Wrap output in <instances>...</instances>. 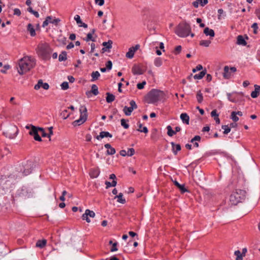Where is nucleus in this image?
I'll return each instance as SVG.
<instances>
[{
    "instance_id": "obj_56",
    "label": "nucleus",
    "mask_w": 260,
    "mask_h": 260,
    "mask_svg": "<svg viewBox=\"0 0 260 260\" xmlns=\"http://www.w3.org/2000/svg\"><path fill=\"white\" fill-rule=\"evenodd\" d=\"M74 19L76 20L77 24L82 23V21H81L79 15H76L74 17Z\"/></svg>"
},
{
    "instance_id": "obj_6",
    "label": "nucleus",
    "mask_w": 260,
    "mask_h": 260,
    "mask_svg": "<svg viewBox=\"0 0 260 260\" xmlns=\"http://www.w3.org/2000/svg\"><path fill=\"white\" fill-rule=\"evenodd\" d=\"M20 70H18V72L20 75H23L24 73L29 71V64L23 57L21 58L18 63Z\"/></svg>"
},
{
    "instance_id": "obj_27",
    "label": "nucleus",
    "mask_w": 260,
    "mask_h": 260,
    "mask_svg": "<svg viewBox=\"0 0 260 260\" xmlns=\"http://www.w3.org/2000/svg\"><path fill=\"white\" fill-rule=\"evenodd\" d=\"M46 243L47 241L45 239L38 240L36 243V247L42 248L46 245Z\"/></svg>"
},
{
    "instance_id": "obj_43",
    "label": "nucleus",
    "mask_w": 260,
    "mask_h": 260,
    "mask_svg": "<svg viewBox=\"0 0 260 260\" xmlns=\"http://www.w3.org/2000/svg\"><path fill=\"white\" fill-rule=\"evenodd\" d=\"M128 120H126L125 119H121V125L125 129H127L129 127V125L126 123L128 121Z\"/></svg>"
},
{
    "instance_id": "obj_49",
    "label": "nucleus",
    "mask_w": 260,
    "mask_h": 260,
    "mask_svg": "<svg viewBox=\"0 0 260 260\" xmlns=\"http://www.w3.org/2000/svg\"><path fill=\"white\" fill-rule=\"evenodd\" d=\"M146 81H144L141 83H138L137 85V87L139 89H142L144 88V85H146Z\"/></svg>"
},
{
    "instance_id": "obj_4",
    "label": "nucleus",
    "mask_w": 260,
    "mask_h": 260,
    "mask_svg": "<svg viewBox=\"0 0 260 260\" xmlns=\"http://www.w3.org/2000/svg\"><path fill=\"white\" fill-rule=\"evenodd\" d=\"M35 166L34 162L27 160L22 164L20 172L22 173L23 176H27L31 173L32 170L35 168Z\"/></svg>"
},
{
    "instance_id": "obj_45",
    "label": "nucleus",
    "mask_w": 260,
    "mask_h": 260,
    "mask_svg": "<svg viewBox=\"0 0 260 260\" xmlns=\"http://www.w3.org/2000/svg\"><path fill=\"white\" fill-rule=\"evenodd\" d=\"M84 40L86 42H88L89 41H92L93 42L95 41V39L92 38V35L91 33H88L87 35L86 38L85 39H84Z\"/></svg>"
},
{
    "instance_id": "obj_50",
    "label": "nucleus",
    "mask_w": 260,
    "mask_h": 260,
    "mask_svg": "<svg viewBox=\"0 0 260 260\" xmlns=\"http://www.w3.org/2000/svg\"><path fill=\"white\" fill-rule=\"evenodd\" d=\"M61 89L63 90H66L69 88V83L67 82H63L61 84Z\"/></svg>"
},
{
    "instance_id": "obj_13",
    "label": "nucleus",
    "mask_w": 260,
    "mask_h": 260,
    "mask_svg": "<svg viewBox=\"0 0 260 260\" xmlns=\"http://www.w3.org/2000/svg\"><path fill=\"white\" fill-rule=\"evenodd\" d=\"M105 137L112 138V135L108 132L102 131L100 132L99 135L96 136L95 138L98 140H100Z\"/></svg>"
},
{
    "instance_id": "obj_33",
    "label": "nucleus",
    "mask_w": 260,
    "mask_h": 260,
    "mask_svg": "<svg viewBox=\"0 0 260 260\" xmlns=\"http://www.w3.org/2000/svg\"><path fill=\"white\" fill-rule=\"evenodd\" d=\"M10 182V180H7V178L6 176H3L0 179V184L1 185H7V183L9 184Z\"/></svg>"
},
{
    "instance_id": "obj_23",
    "label": "nucleus",
    "mask_w": 260,
    "mask_h": 260,
    "mask_svg": "<svg viewBox=\"0 0 260 260\" xmlns=\"http://www.w3.org/2000/svg\"><path fill=\"white\" fill-rule=\"evenodd\" d=\"M101 75L98 71H94L91 74V76L92 77L91 81L93 82L95 80H96L100 77Z\"/></svg>"
},
{
    "instance_id": "obj_59",
    "label": "nucleus",
    "mask_w": 260,
    "mask_h": 260,
    "mask_svg": "<svg viewBox=\"0 0 260 260\" xmlns=\"http://www.w3.org/2000/svg\"><path fill=\"white\" fill-rule=\"evenodd\" d=\"M182 47L181 46H177L175 49V53L176 54H179L181 51Z\"/></svg>"
},
{
    "instance_id": "obj_9",
    "label": "nucleus",
    "mask_w": 260,
    "mask_h": 260,
    "mask_svg": "<svg viewBox=\"0 0 260 260\" xmlns=\"http://www.w3.org/2000/svg\"><path fill=\"white\" fill-rule=\"evenodd\" d=\"M230 200L231 204L234 205H236L238 203L243 201L236 191L231 195Z\"/></svg>"
},
{
    "instance_id": "obj_62",
    "label": "nucleus",
    "mask_w": 260,
    "mask_h": 260,
    "mask_svg": "<svg viewBox=\"0 0 260 260\" xmlns=\"http://www.w3.org/2000/svg\"><path fill=\"white\" fill-rule=\"evenodd\" d=\"M211 116L213 117H218V114L217 113V110H213L211 112Z\"/></svg>"
},
{
    "instance_id": "obj_17",
    "label": "nucleus",
    "mask_w": 260,
    "mask_h": 260,
    "mask_svg": "<svg viewBox=\"0 0 260 260\" xmlns=\"http://www.w3.org/2000/svg\"><path fill=\"white\" fill-rule=\"evenodd\" d=\"M203 32L207 36H209L211 38L215 36L214 31L212 29H210L208 27L204 28Z\"/></svg>"
},
{
    "instance_id": "obj_52",
    "label": "nucleus",
    "mask_w": 260,
    "mask_h": 260,
    "mask_svg": "<svg viewBox=\"0 0 260 260\" xmlns=\"http://www.w3.org/2000/svg\"><path fill=\"white\" fill-rule=\"evenodd\" d=\"M251 27L253 28V33L254 34H257V29H258V25H257V24L256 23H254L252 26H251Z\"/></svg>"
},
{
    "instance_id": "obj_16",
    "label": "nucleus",
    "mask_w": 260,
    "mask_h": 260,
    "mask_svg": "<svg viewBox=\"0 0 260 260\" xmlns=\"http://www.w3.org/2000/svg\"><path fill=\"white\" fill-rule=\"evenodd\" d=\"M132 71L134 75H142L144 73L140 68L136 64L133 66Z\"/></svg>"
},
{
    "instance_id": "obj_39",
    "label": "nucleus",
    "mask_w": 260,
    "mask_h": 260,
    "mask_svg": "<svg viewBox=\"0 0 260 260\" xmlns=\"http://www.w3.org/2000/svg\"><path fill=\"white\" fill-rule=\"evenodd\" d=\"M154 65L157 67L161 66L162 64L161 59L160 57L156 58L154 60Z\"/></svg>"
},
{
    "instance_id": "obj_30",
    "label": "nucleus",
    "mask_w": 260,
    "mask_h": 260,
    "mask_svg": "<svg viewBox=\"0 0 260 260\" xmlns=\"http://www.w3.org/2000/svg\"><path fill=\"white\" fill-rule=\"evenodd\" d=\"M230 69L228 66H225L224 67V73H223V77L225 78H229L231 76V73L229 72Z\"/></svg>"
},
{
    "instance_id": "obj_51",
    "label": "nucleus",
    "mask_w": 260,
    "mask_h": 260,
    "mask_svg": "<svg viewBox=\"0 0 260 260\" xmlns=\"http://www.w3.org/2000/svg\"><path fill=\"white\" fill-rule=\"evenodd\" d=\"M106 69L108 70H110L112 68V62L111 60L108 61L106 63Z\"/></svg>"
},
{
    "instance_id": "obj_46",
    "label": "nucleus",
    "mask_w": 260,
    "mask_h": 260,
    "mask_svg": "<svg viewBox=\"0 0 260 260\" xmlns=\"http://www.w3.org/2000/svg\"><path fill=\"white\" fill-rule=\"evenodd\" d=\"M129 105L131 106L130 107H131L132 110H134V109H136L138 107L137 104H136V102L133 100L130 101Z\"/></svg>"
},
{
    "instance_id": "obj_38",
    "label": "nucleus",
    "mask_w": 260,
    "mask_h": 260,
    "mask_svg": "<svg viewBox=\"0 0 260 260\" xmlns=\"http://www.w3.org/2000/svg\"><path fill=\"white\" fill-rule=\"evenodd\" d=\"M135 51L131 47L128 49V51L126 53V57L128 58H132L134 57Z\"/></svg>"
},
{
    "instance_id": "obj_15",
    "label": "nucleus",
    "mask_w": 260,
    "mask_h": 260,
    "mask_svg": "<svg viewBox=\"0 0 260 260\" xmlns=\"http://www.w3.org/2000/svg\"><path fill=\"white\" fill-rule=\"evenodd\" d=\"M174 184L180 190L181 193L188 191L187 189L185 187L184 184H180L176 180L174 181Z\"/></svg>"
},
{
    "instance_id": "obj_35",
    "label": "nucleus",
    "mask_w": 260,
    "mask_h": 260,
    "mask_svg": "<svg viewBox=\"0 0 260 260\" xmlns=\"http://www.w3.org/2000/svg\"><path fill=\"white\" fill-rule=\"evenodd\" d=\"M196 98L199 103H201L203 102V96L201 90L197 92Z\"/></svg>"
},
{
    "instance_id": "obj_7",
    "label": "nucleus",
    "mask_w": 260,
    "mask_h": 260,
    "mask_svg": "<svg viewBox=\"0 0 260 260\" xmlns=\"http://www.w3.org/2000/svg\"><path fill=\"white\" fill-rule=\"evenodd\" d=\"M25 128L26 129H30L29 132V134L34 137L36 141L41 142L42 139L38 134V131L36 129V126L33 125H26Z\"/></svg>"
},
{
    "instance_id": "obj_25",
    "label": "nucleus",
    "mask_w": 260,
    "mask_h": 260,
    "mask_svg": "<svg viewBox=\"0 0 260 260\" xmlns=\"http://www.w3.org/2000/svg\"><path fill=\"white\" fill-rule=\"evenodd\" d=\"M67 53L65 51L61 52V54L58 56V60L59 61H65L67 59Z\"/></svg>"
},
{
    "instance_id": "obj_5",
    "label": "nucleus",
    "mask_w": 260,
    "mask_h": 260,
    "mask_svg": "<svg viewBox=\"0 0 260 260\" xmlns=\"http://www.w3.org/2000/svg\"><path fill=\"white\" fill-rule=\"evenodd\" d=\"M18 129L15 125H10L3 132V135L9 139H14L18 134Z\"/></svg>"
},
{
    "instance_id": "obj_53",
    "label": "nucleus",
    "mask_w": 260,
    "mask_h": 260,
    "mask_svg": "<svg viewBox=\"0 0 260 260\" xmlns=\"http://www.w3.org/2000/svg\"><path fill=\"white\" fill-rule=\"evenodd\" d=\"M203 69V66L201 64H198L196 68L192 69V72L196 73L197 71H201Z\"/></svg>"
},
{
    "instance_id": "obj_64",
    "label": "nucleus",
    "mask_w": 260,
    "mask_h": 260,
    "mask_svg": "<svg viewBox=\"0 0 260 260\" xmlns=\"http://www.w3.org/2000/svg\"><path fill=\"white\" fill-rule=\"evenodd\" d=\"M14 14L16 15H17V16H20L21 15V11H20V10L19 9H18V8H15L14 10Z\"/></svg>"
},
{
    "instance_id": "obj_26",
    "label": "nucleus",
    "mask_w": 260,
    "mask_h": 260,
    "mask_svg": "<svg viewBox=\"0 0 260 260\" xmlns=\"http://www.w3.org/2000/svg\"><path fill=\"white\" fill-rule=\"evenodd\" d=\"M237 44L243 46H245L246 45V42L242 36L240 35L238 36Z\"/></svg>"
},
{
    "instance_id": "obj_22",
    "label": "nucleus",
    "mask_w": 260,
    "mask_h": 260,
    "mask_svg": "<svg viewBox=\"0 0 260 260\" xmlns=\"http://www.w3.org/2000/svg\"><path fill=\"white\" fill-rule=\"evenodd\" d=\"M27 29L29 31L31 36L34 37L36 35L35 30L31 23H29L27 25Z\"/></svg>"
},
{
    "instance_id": "obj_20",
    "label": "nucleus",
    "mask_w": 260,
    "mask_h": 260,
    "mask_svg": "<svg viewBox=\"0 0 260 260\" xmlns=\"http://www.w3.org/2000/svg\"><path fill=\"white\" fill-rule=\"evenodd\" d=\"M206 69L202 71L199 74L194 75L193 77L194 79H201L206 74Z\"/></svg>"
},
{
    "instance_id": "obj_54",
    "label": "nucleus",
    "mask_w": 260,
    "mask_h": 260,
    "mask_svg": "<svg viewBox=\"0 0 260 260\" xmlns=\"http://www.w3.org/2000/svg\"><path fill=\"white\" fill-rule=\"evenodd\" d=\"M135 153V149L134 148H129L127 151V155L132 156Z\"/></svg>"
},
{
    "instance_id": "obj_21",
    "label": "nucleus",
    "mask_w": 260,
    "mask_h": 260,
    "mask_svg": "<svg viewBox=\"0 0 260 260\" xmlns=\"http://www.w3.org/2000/svg\"><path fill=\"white\" fill-rule=\"evenodd\" d=\"M100 173L99 169H93L90 172V176L91 178H94L98 177Z\"/></svg>"
},
{
    "instance_id": "obj_41",
    "label": "nucleus",
    "mask_w": 260,
    "mask_h": 260,
    "mask_svg": "<svg viewBox=\"0 0 260 260\" xmlns=\"http://www.w3.org/2000/svg\"><path fill=\"white\" fill-rule=\"evenodd\" d=\"M231 118L234 122H237L239 120V117L237 116V113H236L235 111H233L231 113Z\"/></svg>"
},
{
    "instance_id": "obj_44",
    "label": "nucleus",
    "mask_w": 260,
    "mask_h": 260,
    "mask_svg": "<svg viewBox=\"0 0 260 260\" xmlns=\"http://www.w3.org/2000/svg\"><path fill=\"white\" fill-rule=\"evenodd\" d=\"M24 58L27 62L29 61V63H36L35 58L31 57V56H24Z\"/></svg>"
},
{
    "instance_id": "obj_28",
    "label": "nucleus",
    "mask_w": 260,
    "mask_h": 260,
    "mask_svg": "<svg viewBox=\"0 0 260 260\" xmlns=\"http://www.w3.org/2000/svg\"><path fill=\"white\" fill-rule=\"evenodd\" d=\"M122 197H123V194L120 192L119 193L118 195L115 196L114 197V199L117 198L118 199L117 202L123 204L125 203L126 201L124 199H123Z\"/></svg>"
},
{
    "instance_id": "obj_40",
    "label": "nucleus",
    "mask_w": 260,
    "mask_h": 260,
    "mask_svg": "<svg viewBox=\"0 0 260 260\" xmlns=\"http://www.w3.org/2000/svg\"><path fill=\"white\" fill-rule=\"evenodd\" d=\"M234 254L237 256L236 260H243V256L239 250L235 251Z\"/></svg>"
},
{
    "instance_id": "obj_34",
    "label": "nucleus",
    "mask_w": 260,
    "mask_h": 260,
    "mask_svg": "<svg viewBox=\"0 0 260 260\" xmlns=\"http://www.w3.org/2000/svg\"><path fill=\"white\" fill-rule=\"evenodd\" d=\"M90 91L94 95H96L99 94L98 88L95 84L92 85L91 89Z\"/></svg>"
},
{
    "instance_id": "obj_1",
    "label": "nucleus",
    "mask_w": 260,
    "mask_h": 260,
    "mask_svg": "<svg viewBox=\"0 0 260 260\" xmlns=\"http://www.w3.org/2000/svg\"><path fill=\"white\" fill-rule=\"evenodd\" d=\"M165 98V93L164 91L156 89H151L147 95V103L148 104H155Z\"/></svg>"
},
{
    "instance_id": "obj_3",
    "label": "nucleus",
    "mask_w": 260,
    "mask_h": 260,
    "mask_svg": "<svg viewBox=\"0 0 260 260\" xmlns=\"http://www.w3.org/2000/svg\"><path fill=\"white\" fill-rule=\"evenodd\" d=\"M36 51L43 59H47L50 58V54L52 52V49L48 44H42L38 47Z\"/></svg>"
},
{
    "instance_id": "obj_48",
    "label": "nucleus",
    "mask_w": 260,
    "mask_h": 260,
    "mask_svg": "<svg viewBox=\"0 0 260 260\" xmlns=\"http://www.w3.org/2000/svg\"><path fill=\"white\" fill-rule=\"evenodd\" d=\"M115 152H116V150H115V148H114L113 147H111L109 150H107V154L108 155H113V154H115Z\"/></svg>"
},
{
    "instance_id": "obj_24",
    "label": "nucleus",
    "mask_w": 260,
    "mask_h": 260,
    "mask_svg": "<svg viewBox=\"0 0 260 260\" xmlns=\"http://www.w3.org/2000/svg\"><path fill=\"white\" fill-rule=\"evenodd\" d=\"M237 193L241 198V200L244 201L246 198V191L244 190L239 189L236 190Z\"/></svg>"
},
{
    "instance_id": "obj_14",
    "label": "nucleus",
    "mask_w": 260,
    "mask_h": 260,
    "mask_svg": "<svg viewBox=\"0 0 260 260\" xmlns=\"http://www.w3.org/2000/svg\"><path fill=\"white\" fill-rule=\"evenodd\" d=\"M172 147V151L175 155L177 154V152L181 150V147L180 144H175L173 142H171Z\"/></svg>"
},
{
    "instance_id": "obj_32",
    "label": "nucleus",
    "mask_w": 260,
    "mask_h": 260,
    "mask_svg": "<svg viewBox=\"0 0 260 260\" xmlns=\"http://www.w3.org/2000/svg\"><path fill=\"white\" fill-rule=\"evenodd\" d=\"M113 42L111 40H109L108 42H104L103 43L102 45L107 49L112 48Z\"/></svg>"
},
{
    "instance_id": "obj_10",
    "label": "nucleus",
    "mask_w": 260,
    "mask_h": 260,
    "mask_svg": "<svg viewBox=\"0 0 260 260\" xmlns=\"http://www.w3.org/2000/svg\"><path fill=\"white\" fill-rule=\"evenodd\" d=\"M41 87H42L44 89L47 90L49 89V85L47 83H43L42 80L40 79L38 81V83L35 85L34 88L36 90H38Z\"/></svg>"
},
{
    "instance_id": "obj_12",
    "label": "nucleus",
    "mask_w": 260,
    "mask_h": 260,
    "mask_svg": "<svg viewBox=\"0 0 260 260\" xmlns=\"http://www.w3.org/2000/svg\"><path fill=\"white\" fill-rule=\"evenodd\" d=\"M86 120L85 115H80V118L73 121L72 124L74 126H79L85 122Z\"/></svg>"
},
{
    "instance_id": "obj_47",
    "label": "nucleus",
    "mask_w": 260,
    "mask_h": 260,
    "mask_svg": "<svg viewBox=\"0 0 260 260\" xmlns=\"http://www.w3.org/2000/svg\"><path fill=\"white\" fill-rule=\"evenodd\" d=\"M60 39L58 41L61 43L62 45H65L67 44V38L64 37L60 36Z\"/></svg>"
},
{
    "instance_id": "obj_8",
    "label": "nucleus",
    "mask_w": 260,
    "mask_h": 260,
    "mask_svg": "<svg viewBox=\"0 0 260 260\" xmlns=\"http://www.w3.org/2000/svg\"><path fill=\"white\" fill-rule=\"evenodd\" d=\"M17 195L19 197L30 198L32 195V191L31 189H28L23 186L20 190H18Z\"/></svg>"
},
{
    "instance_id": "obj_37",
    "label": "nucleus",
    "mask_w": 260,
    "mask_h": 260,
    "mask_svg": "<svg viewBox=\"0 0 260 260\" xmlns=\"http://www.w3.org/2000/svg\"><path fill=\"white\" fill-rule=\"evenodd\" d=\"M167 129L168 130L167 134L170 137H172L173 135L176 134V132L172 129V128L170 125L167 126Z\"/></svg>"
},
{
    "instance_id": "obj_31",
    "label": "nucleus",
    "mask_w": 260,
    "mask_h": 260,
    "mask_svg": "<svg viewBox=\"0 0 260 260\" xmlns=\"http://www.w3.org/2000/svg\"><path fill=\"white\" fill-rule=\"evenodd\" d=\"M79 111H80V115H86V119H87V108H86V107L85 106H82L80 107V109H79Z\"/></svg>"
},
{
    "instance_id": "obj_57",
    "label": "nucleus",
    "mask_w": 260,
    "mask_h": 260,
    "mask_svg": "<svg viewBox=\"0 0 260 260\" xmlns=\"http://www.w3.org/2000/svg\"><path fill=\"white\" fill-rule=\"evenodd\" d=\"M227 96H228V100L232 102H233V103H236L237 102V100L236 99V98H234V99H232L231 98V93H227Z\"/></svg>"
},
{
    "instance_id": "obj_29",
    "label": "nucleus",
    "mask_w": 260,
    "mask_h": 260,
    "mask_svg": "<svg viewBox=\"0 0 260 260\" xmlns=\"http://www.w3.org/2000/svg\"><path fill=\"white\" fill-rule=\"evenodd\" d=\"M133 110H132V108L131 107H127V106H124V108H123V112L124 113V114L126 115V116H129L131 115L132 112H133Z\"/></svg>"
},
{
    "instance_id": "obj_19",
    "label": "nucleus",
    "mask_w": 260,
    "mask_h": 260,
    "mask_svg": "<svg viewBox=\"0 0 260 260\" xmlns=\"http://www.w3.org/2000/svg\"><path fill=\"white\" fill-rule=\"evenodd\" d=\"M106 95H107V96L106 98V102L108 103H112V102H113L115 100V96L114 94H113L110 92H107Z\"/></svg>"
},
{
    "instance_id": "obj_36",
    "label": "nucleus",
    "mask_w": 260,
    "mask_h": 260,
    "mask_svg": "<svg viewBox=\"0 0 260 260\" xmlns=\"http://www.w3.org/2000/svg\"><path fill=\"white\" fill-rule=\"evenodd\" d=\"M84 214L86 216H89L92 218L95 216V213L93 211L90 210L89 209H86Z\"/></svg>"
},
{
    "instance_id": "obj_55",
    "label": "nucleus",
    "mask_w": 260,
    "mask_h": 260,
    "mask_svg": "<svg viewBox=\"0 0 260 260\" xmlns=\"http://www.w3.org/2000/svg\"><path fill=\"white\" fill-rule=\"evenodd\" d=\"M68 112L67 110H64L61 113V115L63 117L64 119H67L68 117H69L70 114H68V115H66V113Z\"/></svg>"
},
{
    "instance_id": "obj_60",
    "label": "nucleus",
    "mask_w": 260,
    "mask_h": 260,
    "mask_svg": "<svg viewBox=\"0 0 260 260\" xmlns=\"http://www.w3.org/2000/svg\"><path fill=\"white\" fill-rule=\"evenodd\" d=\"M10 68V66L9 64H6L4 66V69L1 70V72L3 73H6V70Z\"/></svg>"
},
{
    "instance_id": "obj_58",
    "label": "nucleus",
    "mask_w": 260,
    "mask_h": 260,
    "mask_svg": "<svg viewBox=\"0 0 260 260\" xmlns=\"http://www.w3.org/2000/svg\"><path fill=\"white\" fill-rule=\"evenodd\" d=\"M95 3L96 4L100 6H102L104 5L105 1L104 0H95Z\"/></svg>"
},
{
    "instance_id": "obj_11",
    "label": "nucleus",
    "mask_w": 260,
    "mask_h": 260,
    "mask_svg": "<svg viewBox=\"0 0 260 260\" xmlns=\"http://www.w3.org/2000/svg\"><path fill=\"white\" fill-rule=\"evenodd\" d=\"M193 177L197 181H202L205 179L204 175L201 171H196L193 174Z\"/></svg>"
},
{
    "instance_id": "obj_42",
    "label": "nucleus",
    "mask_w": 260,
    "mask_h": 260,
    "mask_svg": "<svg viewBox=\"0 0 260 260\" xmlns=\"http://www.w3.org/2000/svg\"><path fill=\"white\" fill-rule=\"evenodd\" d=\"M211 44V41L208 40H202L200 42V45L205 47H208Z\"/></svg>"
},
{
    "instance_id": "obj_2",
    "label": "nucleus",
    "mask_w": 260,
    "mask_h": 260,
    "mask_svg": "<svg viewBox=\"0 0 260 260\" xmlns=\"http://www.w3.org/2000/svg\"><path fill=\"white\" fill-rule=\"evenodd\" d=\"M191 32V26L186 21L179 23L175 30V34L180 37L185 38L188 36Z\"/></svg>"
},
{
    "instance_id": "obj_61",
    "label": "nucleus",
    "mask_w": 260,
    "mask_h": 260,
    "mask_svg": "<svg viewBox=\"0 0 260 260\" xmlns=\"http://www.w3.org/2000/svg\"><path fill=\"white\" fill-rule=\"evenodd\" d=\"M117 245V242H115V243H114L113 244H112V247L111 249V252H114V251H116L117 250V248L116 247Z\"/></svg>"
},
{
    "instance_id": "obj_63",
    "label": "nucleus",
    "mask_w": 260,
    "mask_h": 260,
    "mask_svg": "<svg viewBox=\"0 0 260 260\" xmlns=\"http://www.w3.org/2000/svg\"><path fill=\"white\" fill-rule=\"evenodd\" d=\"M258 95H259V93L254 90L252 91L251 93V96L252 98H256L258 96Z\"/></svg>"
},
{
    "instance_id": "obj_18",
    "label": "nucleus",
    "mask_w": 260,
    "mask_h": 260,
    "mask_svg": "<svg viewBox=\"0 0 260 260\" xmlns=\"http://www.w3.org/2000/svg\"><path fill=\"white\" fill-rule=\"evenodd\" d=\"M180 118L182 120L183 123L186 124H189V117L186 113H182L180 115Z\"/></svg>"
}]
</instances>
